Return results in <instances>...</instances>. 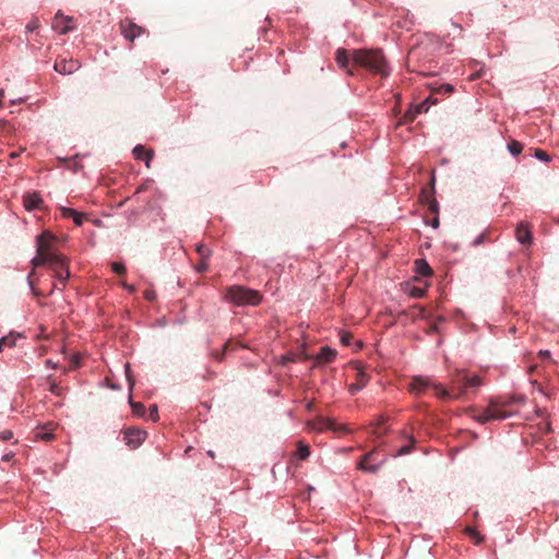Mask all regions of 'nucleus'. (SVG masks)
<instances>
[{
    "instance_id": "58",
    "label": "nucleus",
    "mask_w": 559,
    "mask_h": 559,
    "mask_svg": "<svg viewBox=\"0 0 559 559\" xmlns=\"http://www.w3.org/2000/svg\"><path fill=\"white\" fill-rule=\"evenodd\" d=\"M433 186H435V178H432L431 180V190L433 191Z\"/></svg>"
},
{
    "instance_id": "10",
    "label": "nucleus",
    "mask_w": 559,
    "mask_h": 559,
    "mask_svg": "<svg viewBox=\"0 0 559 559\" xmlns=\"http://www.w3.org/2000/svg\"><path fill=\"white\" fill-rule=\"evenodd\" d=\"M146 432L138 428H128L124 430V441L132 449L138 448L145 439Z\"/></svg>"
},
{
    "instance_id": "42",
    "label": "nucleus",
    "mask_w": 559,
    "mask_h": 559,
    "mask_svg": "<svg viewBox=\"0 0 559 559\" xmlns=\"http://www.w3.org/2000/svg\"><path fill=\"white\" fill-rule=\"evenodd\" d=\"M155 297H156L155 292H153V290H145V292H144V298H145L146 300L152 301V300H154V299H155Z\"/></svg>"
},
{
    "instance_id": "16",
    "label": "nucleus",
    "mask_w": 559,
    "mask_h": 559,
    "mask_svg": "<svg viewBox=\"0 0 559 559\" xmlns=\"http://www.w3.org/2000/svg\"><path fill=\"white\" fill-rule=\"evenodd\" d=\"M62 262H63L62 266L61 265H58V266L49 265V267L53 271L55 276L62 284V286H64L67 280L70 276V271H69V267H68V260H67V258L64 255H63V261Z\"/></svg>"
},
{
    "instance_id": "22",
    "label": "nucleus",
    "mask_w": 559,
    "mask_h": 559,
    "mask_svg": "<svg viewBox=\"0 0 559 559\" xmlns=\"http://www.w3.org/2000/svg\"><path fill=\"white\" fill-rule=\"evenodd\" d=\"M19 337H22L21 334L9 333L8 335L0 338V352L4 349V347H13L16 344Z\"/></svg>"
},
{
    "instance_id": "14",
    "label": "nucleus",
    "mask_w": 559,
    "mask_h": 559,
    "mask_svg": "<svg viewBox=\"0 0 559 559\" xmlns=\"http://www.w3.org/2000/svg\"><path fill=\"white\" fill-rule=\"evenodd\" d=\"M312 428L317 429L319 431H322L325 429L337 431V432H346L347 431V429L345 428L344 425L336 424L332 419H320L317 424H314L312 426Z\"/></svg>"
},
{
    "instance_id": "53",
    "label": "nucleus",
    "mask_w": 559,
    "mask_h": 559,
    "mask_svg": "<svg viewBox=\"0 0 559 559\" xmlns=\"http://www.w3.org/2000/svg\"><path fill=\"white\" fill-rule=\"evenodd\" d=\"M3 97H4V91L0 90V102H2Z\"/></svg>"
},
{
    "instance_id": "60",
    "label": "nucleus",
    "mask_w": 559,
    "mask_h": 559,
    "mask_svg": "<svg viewBox=\"0 0 559 559\" xmlns=\"http://www.w3.org/2000/svg\"><path fill=\"white\" fill-rule=\"evenodd\" d=\"M209 455L214 457V453L212 451H209Z\"/></svg>"
},
{
    "instance_id": "59",
    "label": "nucleus",
    "mask_w": 559,
    "mask_h": 559,
    "mask_svg": "<svg viewBox=\"0 0 559 559\" xmlns=\"http://www.w3.org/2000/svg\"><path fill=\"white\" fill-rule=\"evenodd\" d=\"M128 380L130 382V386H133V382H131L130 377L128 376Z\"/></svg>"
},
{
    "instance_id": "33",
    "label": "nucleus",
    "mask_w": 559,
    "mask_h": 559,
    "mask_svg": "<svg viewBox=\"0 0 559 559\" xmlns=\"http://www.w3.org/2000/svg\"><path fill=\"white\" fill-rule=\"evenodd\" d=\"M111 270L116 274H123L126 272L124 265L122 263H120V262H112L111 263Z\"/></svg>"
},
{
    "instance_id": "3",
    "label": "nucleus",
    "mask_w": 559,
    "mask_h": 559,
    "mask_svg": "<svg viewBox=\"0 0 559 559\" xmlns=\"http://www.w3.org/2000/svg\"><path fill=\"white\" fill-rule=\"evenodd\" d=\"M224 298L236 307L258 306L262 300V295L255 289L233 285L225 289Z\"/></svg>"
},
{
    "instance_id": "27",
    "label": "nucleus",
    "mask_w": 559,
    "mask_h": 559,
    "mask_svg": "<svg viewBox=\"0 0 559 559\" xmlns=\"http://www.w3.org/2000/svg\"><path fill=\"white\" fill-rule=\"evenodd\" d=\"M195 249H197L198 254H199V255L201 257V259H203V260H207V259L211 257V254H212L211 249H210V248H207V247H206L205 245H203V243H199V245L197 246V248H195Z\"/></svg>"
},
{
    "instance_id": "61",
    "label": "nucleus",
    "mask_w": 559,
    "mask_h": 559,
    "mask_svg": "<svg viewBox=\"0 0 559 559\" xmlns=\"http://www.w3.org/2000/svg\"><path fill=\"white\" fill-rule=\"evenodd\" d=\"M2 106V102H0V107Z\"/></svg>"
},
{
    "instance_id": "6",
    "label": "nucleus",
    "mask_w": 559,
    "mask_h": 559,
    "mask_svg": "<svg viewBox=\"0 0 559 559\" xmlns=\"http://www.w3.org/2000/svg\"><path fill=\"white\" fill-rule=\"evenodd\" d=\"M428 388H433L436 390V394L440 399H445V396H449V391L447 389L440 384L432 383L428 378L415 377L409 383V391L415 394H420Z\"/></svg>"
},
{
    "instance_id": "17",
    "label": "nucleus",
    "mask_w": 559,
    "mask_h": 559,
    "mask_svg": "<svg viewBox=\"0 0 559 559\" xmlns=\"http://www.w3.org/2000/svg\"><path fill=\"white\" fill-rule=\"evenodd\" d=\"M133 155L135 159L144 160L147 168L151 167V162L154 156V152L152 150H146L143 145H136L133 148Z\"/></svg>"
},
{
    "instance_id": "40",
    "label": "nucleus",
    "mask_w": 559,
    "mask_h": 559,
    "mask_svg": "<svg viewBox=\"0 0 559 559\" xmlns=\"http://www.w3.org/2000/svg\"><path fill=\"white\" fill-rule=\"evenodd\" d=\"M0 439L2 441H9L13 439V432L11 430H3L0 432Z\"/></svg>"
},
{
    "instance_id": "30",
    "label": "nucleus",
    "mask_w": 559,
    "mask_h": 559,
    "mask_svg": "<svg viewBox=\"0 0 559 559\" xmlns=\"http://www.w3.org/2000/svg\"><path fill=\"white\" fill-rule=\"evenodd\" d=\"M133 414L142 416L144 413V405L142 403L130 402Z\"/></svg>"
},
{
    "instance_id": "28",
    "label": "nucleus",
    "mask_w": 559,
    "mask_h": 559,
    "mask_svg": "<svg viewBox=\"0 0 559 559\" xmlns=\"http://www.w3.org/2000/svg\"><path fill=\"white\" fill-rule=\"evenodd\" d=\"M416 112L414 109H408L404 116L401 118V120L399 121V124H406V123H409V122H413L416 118Z\"/></svg>"
},
{
    "instance_id": "46",
    "label": "nucleus",
    "mask_w": 559,
    "mask_h": 559,
    "mask_svg": "<svg viewBox=\"0 0 559 559\" xmlns=\"http://www.w3.org/2000/svg\"><path fill=\"white\" fill-rule=\"evenodd\" d=\"M121 285L128 289L130 293H134L135 292V287L133 285H129L127 284L126 282H122Z\"/></svg>"
},
{
    "instance_id": "44",
    "label": "nucleus",
    "mask_w": 559,
    "mask_h": 559,
    "mask_svg": "<svg viewBox=\"0 0 559 559\" xmlns=\"http://www.w3.org/2000/svg\"><path fill=\"white\" fill-rule=\"evenodd\" d=\"M38 27V22L36 20L32 21L31 23L27 24L26 28L28 32H33L34 29H36Z\"/></svg>"
},
{
    "instance_id": "5",
    "label": "nucleus",
    "mask_w": 559,
    "mask_h": 559,
    "mask_svg": "<svg viewBox=\"0 0 559 559\" xmlns=\"http://www.w3.org/2000/svg\"><path fill=\"white\" fill-rule=\"evenodd\" d=\"M481 380L476 374H469L464 370H456L451 378L449 396L445 399H459L464 395L468 389L477 388Z\"/></svg>"
},
{
    "instance_id": "39",
    "label": "nucleus",
    "mask_w": 559,
    "mask_h": 559,
    "mask_svg": "<svg viewBox=\"0 0 559 559\" xmlns=\"http://www.w3.org/2000/svg\"><path fill=\"white\" fill-rule=\"evenodd\" d=\"M353 338V335L348 332H342L341 334V342L344 344V345H349L350 344V340Z\"/></svg>"
},
{
    "instance_id": "54",
    "label": "nucleus",
    "mask_w": 559,
    "mask_h": 559,
    "mask_svg": "<svg viewBox=\"0 0 559 559\" xmlns=\"http://www.w3.org/2000/svg\"><path fill=\"white\" fill-rule=\"evenodd\" d=\"M481 239H483V237H481V236H480V237H478V238L475 240V245H479V243L481 242Z\"/></svg>"
},
{
    "instance_id": "41",
    "label": "nucleus",
    "mask_w": 559,
    "mask_h": 559,
    "mask_svg": "<svg viewBox=\"0 0 559 559\" xmlns=\"http://www.w3.org/2000/svg\"><path fill=\"white\" fill-rule=\"evenodd\" d=\"M416 115L423 112V111H427L428 110V107L426 106L425 103H421V104H418L415 108H414Z\"/></svg>"
},
{
    "instance_id": "48",
    "label": "nucleus",
    "mask_w": 559,
    "mask_h": 559,
    "mask_svg": "<svg viewBox=\"0 0 559 559\" xmlns=\"http://www.w3.org/2000/svg\"><path fill=\"white\" fill-rule=\"evenodd\" d=\"M14 456V453L10 452V453H7L2 456V461L3 462H10Z\"/></svg>"
},
{
    "instance_id": "4",
    "label": "nucleus",
    "mask_w": 559,
    "mask_h": 559,
    "mask_svg": "<svg viewBox=\"0 0 559 559\" xmlns=\"http://www.w3.org/2000/svg\"><path fill=\"white\" fill-rule=\"evenodd\" d=\"M513 402L514 399H493L489 402L487 408L484 412L476 414L475 411H472V417L483 425L490 420L506 419L512 415L511 412L507 411V407L511 405Z\"/></svg>"
},
{
    "instance_id": "15",
    "label": "nucleus",
    "mask_w": 559,
    "mask_h": 559,
    "mask_svg": "<svg viewBox=\"0 0 559 559\" xmlns=\"http://www.w3.org/2000/svg\"><path fill=\"white\" fill-rule=\"evenodd\" d=\"M43 203V199L38 192L27 193L23 197V205L27 211L39 209Z\"/></svg>"
},
{
    "instance_id": "35",
    "label": "nucleus",
    "mask_w": 559,
    "mask_h": 559,
    "mask_svg": "<svg viewBox=\"0 0 559 559\" xmlns=\"http://www.w3.org/2000/svg\"><path fill=\"white\" fill-rule=\"evenodd\" d=\"M49 391L57 396L62 395V388L53 381L50 383Z\"/></svg>"
},
{
    "instance_id": "50",
    "label": "nucleus",
    "mask_w": 559,
    "mask_h": 559,
    "mask_svg": "<svg viewBox=\"0 0 559 559\" xmlns=\"http://www.w3.org/2000/svg\"><path fill=\"white\" fill-rule=\"evenodd\" d=\"M146 188H147L146 185H141L140 187L136 188L135 194L144 192L146 190Z\"/></svg>"
},
{
    "instance_id": "51",
    "label": "nucleus",
    "mask_w": 559,
    "mask_h": 559,
    "mask_svg": "<svg viewBox=\"0 0 559 559\" xmlns=\"http://www.w3.org/2000/svg\"><path fill=\"white\" fill-rule=\"evenodd\" d=\"M23 102H24V99L20 98V99H17V100H11V104H12V105H15V104H21V103H23Z\"/></svg>"
},
{
    "instance_id": "20",
    "label": "nucleus",
    "mask_w": 559,
    "mask_h": 559,
    "mask_svg": "<svg viewBox=\"0 0 559 559\" xmlns=\"http://www.w3.org/2000/svg\"><path fill=\"white\" fill-rule=\"evenodd\" d=\"M52 431H53V427L51 424H49L48 426L39 427L35 431V438L38 440L49 442V441L53 440V438H55V435Z\"/></svg>"
},
{
    "instance_id": "12",
    "label": "nucleus",
    "mask_w": 559,
    "mask_h": 559,
    "mask_svg": "<svg viewBox=\"0 0 559 559\" xmlns=\"http://www.w3.org/2000/svg\"><path fill=\"white\" fill-rule=\"evenodd\" d=\"M335 61L342 70L346 71L347 74L354 75V71L350 68V55L348 50L338 48L335 51Z\"/></svg>"
},
{
    "instance_id": "1",
    "label": "nucleus",
    "mask_w": 559,
    "mask_h": 559,
    "mask_svg": "<svg viewBox=\"0 0 559 559\" xmlns=\"http://www.w3.org/2000/svg\"><path fill=\"white\" fill-rule=\"evenodd\" d=\"M55 241L56 237L47 230L43 231L36 238V255L32 260L33 271L29 273L27 277L28 284L35 295H39V293L35 288V283L33 281V276L35 275V269L45 264L53 266L63 265V255L55 250Z\"/></svg>"
},
{
    "instance_id": "24",
    "label": "nucleus",
    "mask_w": 559,
    "mask_h": 559,
    "mask_svg": "<svg viewBox=\"0 0 559 559\" xmlns=\"http://www.w3.org/2000/svg\"><path fill=\"white\" fill-rule=\"evenodd\" d=\"M295 455H296L299 460H301V461H304V460L308 459V457H309V455H310V448H309V445H308V444H306V443H305V442H302V441H298V442H297V451H296Z\"/></svg>"
},
{
    "instance_id": "57",
    "label": "nucleus",
    "mask_w": 559,
    "mask_h": 559,
    "mask_svg": "<svg viewBox=\"0 0 559 559\" xmlns=\"http://www.w3.org/2000/svg\"><path fill=\"white\" fill-rule=\"evenodd\" d=\"M47 364L50 365L52 368L57 367V365H53V362H50V360H48Z\"/></svg>"
},
{
    "instance_id": "9",
    "label": "nucleus",
    "mask_w": 559,
    "mask_h": 559,
    "mask_svg": "<svg viewBox=\"0 0 559 559\" xmlns=\"http://www.w3.org/2000/svg\"><path fill=\"white\" fill-rule=\"evenodd\" d=\"M52 28L60 34H67L74 28L73 19L58 12L52 21Z\"/></svg>"
},
{
    "instance_id": "38",
    "label": "nucleus",
    "mask_w": 559,
    "mask_h": 559,
    "mask_svg": "<svg viewBox=\"0 0 559 559\" xmlns=\"http://www.w3.org/2000/svg\"><path fill=\"white\" fill-rule=\"evenodd\" d=\"M150 417L153 421H157L158 420V408H157V405H151L150 406Z\"/></svg>"
},
{
    "instance_id": "56",
    "label": "nucleus",
    "mask_w": 559,
    "mask_h": 559,
    "mask_svg": "<svg viewBox=\"0 0 559 559\" xmlns=\"http://www.w3.org/2000/svg\"><path fill=\"white\" fill-rule=\"evenodd\" d=\"M438 225H439V221H438V218H436V219L433 221V227H437Z\"/></svg>"
},
{
    "instance_id": "26",
    "label": "nucleus",
    "mask_w": 559,
    "mask_h": 559,
    "mask_svg": "<svg viewBox=\"0 0 559 559\" xmlns=\"http://www.w3.org/2000/svg\"><path fill=\"white\" fill-rule=\"evenodd\" d=\"M508 150L512 155L516 156L522 152L523 145L519 141L512 140L508 144Z\"/></svg>"
},
{
    "instance_id": "7",
    "label": "nucleus",
    "mask_w": 559,
    "mask_h": 559,
    "mask_svg": "<svg viewBox=\"0 0 559 559\" xmlns=\"http://www.w3.org/2000/svg\"><path fill=\"white\" fill-rule=\"evenodd\" d=\"M119 25L120 32L123 35V37L131 43L134 41L136 37L145 33V28L135 24L132 20L128 17L122 20Z\"/></svg>"
},
{
    "instance_id": "8",
    "label": "nucleus",
    "mask_w": 559,
    "mask_h": 559,
    "mask_svg": "<svg viewBox=\"0 0 559 559\" xmlns=\"http://www.w3.org/2000/svg\"><path fill=\"white\" fill-rule=\"evenodd\" d=\"M383 463L384 460L377 462L376 450H372L361 457L358 463V468L365 472L376 473Z\"/></svg>"
},
{
    "instance_id": "18",
    "label": "nucleus",
    "mask_w": 559,
    "mask_h": 559,
    "mask_svg": "<svg viewBox=\"0 0 559 559\" xmlns=\"http://www.w3.org/2000/svg\"><path fill=\"white\" fill-rule=\"evenodd\" d=\"M60 212H61L62 217L72 218L76 226L83 225L84 216H85L83 213L78 212L74 209H70V207H66V206H60Z\"/></svg>"
},
{
    "instance_id": "34",
    "label": "nucleus",
    "mask_w": 559,
    "mask_h": 559,
    "mask_svg": "<svg viewBox=\"0 0 559 559\" xmlns=\"http://www.w3.org/2000/svg\"><path fill=\"white\" fill-rule=\"evenodd\" d=\"M535 156L538 159L543 160V162H549L550 160L549 155L545 151H543L540 148H536L535 150Z\"/></svg>"
},
{
    "instance_id": "11",
    "label": "nucleus",
    "mask_w": 559,
    "mask_h": 559,
    "mask_svg": "<svg viewBox=\"0 0 559 559\" xmlns=\"http://www.w3.org/2000/svg\"><path fill=\"white\" fill-rule=\"evenodd\" d=\"M55 70L61 74H71L80 68L78 60L61 58L55 62Z\"/></svg>"
},
{
    "instance_id": "19",
    "label": "nucleus",
    "mask_w": 559,
    "mask_h": 559,
    "mask_svg": "<svg viewBox=\"0 0 559 559\" xmlns=\"http://www.w3.org/2000/svg\"><path fill=\"white\" fill-rule=\"evenodd\" d=\"M369 381L368 376L365 371L359 370L357 372L356 382L349 385V392L352 394H356L358 391H360L362 388L367 385Z\"/></svg>"
},
{
    "instance_id": "29",
    "label": "nucleus",
    "mask_w": 559,
    "mask_h": 559,
    "mask_svg": "<svg viewBox=\"0 0 559 559\" xmlns=\"http://www.w3.org/2000/svg\"><path fill=\"white\" fill-rule=\"evenodd\" d=\"M236 346H233L231 342L228 341L225 343L224 347H223V352L222 353H213V357L216 359V360H222L223 359V356L226 352L228 350H233L235 349Z\"/></svg>"
},
{
    "instance_id": "2",
    "label": "nucleus",
    "mask_w": 559,
    "mask_h": 559,
    "mask_svg": "<svg viewBox=\"0 0 559 559\" xmlns=\"http://www.w3.org/2000/svg\"><path fill=\"white\" fill-rule=\"evenodd\" d=\"M353 66L362 67L374 74L388 76V62L381 49H356L352 55Z\"/></svg>"
},
{
    "instance_id": "32",
    "label": "nucleus",
    "mask_w": 559,
    "mask_h": 559,
    "mask_svg": "<svg viewBox=\"0 0 559 559\" xmlns=\"http://www.w3.org/2000/svg\"><path fill=\"white\" fill-rule=\"evenodd\" d=\"M414 442H415L414 439H412L411 443L408 445H404V447L400 448L396 451V453L394 454V456H401V455H405V454L409 453L413 448Z\"/></svg>"
},
{
    "instance_id": "47",
    "label": "nucleus",
    "mask_w": 559,
    "mask_h": 559,
    "mask_svg": "<svg viewBox=\"0 0 559 559\" xmlns=\"http://www.w3.org/2000/svg\"><path fill=\"white\" fill-rule=\"evenodd\" d=\"M538 355H539L542 358H544V359H549V358H550V353H549V350H540V352L538 353Z\"/></svg>"
},
{
    "instance_id": "23",
    "label": "nucleus",
    "mask_w": 559,
    "mask_h": 559,
    "mask_svg": "<svg viewBox=\"0 0 559 559\" xmlns=\"http://www.w3.org/2000/svg\"><path fill=\"white\" fill-rule=\"evenodd\" d=\"M428 193V191L424 190L421 193V201L428 205V209L431 213H438V202L437 200Z\"/></svg>"
},
{
    "instance_id": "49",
    "label": "nucleus",
    "mask_w": 559,
    "mask_h": 559,
    "mask_svg": "<svg viewBox=\"0 0 559 559\" xmlns=\"http://www.w3.org/2000/svg\"><path fill=\"white\" fill-rule=\"evenodd\" d=\"M439 328L436 322L431 323L429 326V332H438Z\"/></svg>"
},
{
    "instance_id": "36",
    "label": "nucleus",
    "mask_w": 559,
    "mask_h": 559,
    "mask_svg": "<svg viewBox=\"0 0 559 559\" xmlns=\"http://www.w3.org/2000/svg\"><path fill=\"white\" fill-rule=\"evenodd\" d=\"M209 269L207 260L201 259V261L195 265V270L198 273L206 272Z\"/></svg>"
},
{
    "instance_id": "45",
    "label": "nucleus",
    "mask_w": 559,
    "mask_h": 559,
    "mask_svg": "<svg viewBox=\"0 0 559 559\" xmlns=\"http://www.w3.org/2000/svg\"><path fill=\"white\" fill-rule=\"evenodd\" d=\"M441 91H443L444 93H452L453 92V86L451 84H443L441 85Z\"/></svg>"
},
{
    "instance_id": "31",
    "label": "nucleus",
    "mask_w": 559,
    "mask_h": 559,
    "mask_svg": "<svg viewBox=\"0 0 559 559\" xmlns=\"http://www.w3.org/2000/svg\"><path fill=\"white\" fill-rule=\"evenodd\" d=\"M465 532L475 539L476 544H480L483 542V537L479 535V533L475 528L466 527Z\"/></svg>"
},
{
    "instance_id": "25",
    "label": "nucleus",
    "mask_w": 559,
    "mask_h": 559,
    "mask_svg": "<svg viewBox=\"0 0 559 559\" xmlns=\"http://www.w3.org/2000/svg\"><path fill=\"white\" fill-rule=\"evenodd\" d=\"M416 271L418 274L428 276L432 274V269L425 260H416Z\"/></svg>"
},
{
    "instance_id": "21",
    "label": "nucleus",
    "mask_w": 559,
    "mask_h": 559,
    "mask_svg": "<svg viewBox=\"0 0 559 559\" xmlns=\"http://www.w3.org/2000/svg\"><path fill=\"white\" fill-rule=\"evenodd\" d=\"M336 357V352L331 349L330 347H322L317 355V360L322 364H328L334 360Z\"/></svg>"
},
{
    "instance_id": "55",
    "label": "nucleus",
    "mask_w": 559,
    "mask_h": 559,
    "mask_svg": "<svg viewBox=\"0 0 559 559\" xmlns=\"http://www.w3.org/2000/svg\"><path fill=\"white\" fill-rule=\"evenodd\" d=\"M127 201H128V198H127V199H124L123 201H121V202L119 203V206L124 205Z\"/></svg>"
},
{
    "instance_id": "43",
    "label": "nucleus",
    "mask_w": 559,
    "mask_h": 559,
    "mask_svg": "<svg viewBox=\"0 0 559 559\" xmlns=\"http://www.w3.org/2000/svg\"><path fill=\"white\" fill-rule=\"evenodd\" d=\"M72 368H78L80 366V357L79 355H73L71 358Z\"/></svg>"
},
{
    "instance_id": "13",
    "label": "nucleus",
    "mask_w": 559,
    "mask_h": 559,
    "mask_svg": "<svg viewBox=\"0 0 559 559\" xmlns=\"http://www.w3.org/2000/svg\"><path fill=\"white\" fill-rule=\"evenodd\" d=\"M516 240L522 245H531L533 240L531 227L526 222H521L515 228Z\"/></svg>"
},
{
    "instance_id": "37",
    "label": "nucleus",
    "mask_w": 559,
    "mask_h": 559,
    "mask_svg": "<svg viewBox=\"0 0 559 559\" xmlns=\"http://www.w3.org/2000/svg\"><path fill=\"white\" fill-rule=\"evenodd\" d=\"M425 294V289L424 288H419V287H413L409 292V295L414 298H421Z\"/></svg>"
},
{
    "instance_id": "52",
    "label": "nucleus",
    "mask_w": 559,
    "mask_h": 559,
    "mask_svg": "<svg viewBox=\"0 0 559 559\" xmlns=\"http://www.w3.org/2000/svg\"><path fill=\"white\" fill-rule=\"evenodd\" d=\"M19 155H20V153H19V152H12V153L10 154V157H11V158H15V157H17Z\"/></svg>"
}]
</instances>
